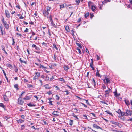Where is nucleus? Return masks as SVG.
Here are the masks:
<instances>
[{
	"label": "nucleus",
	"instance_id": "nucleus-1",
	"mask_svg": "<svg viewBox=\"0 0 132 132\" xmlns=\"http://www.w3.org/2000/svg\"><path fill=\"white\" fill-rule=\"evenodd\" d=\"M108 89L107 90H105L104 92V94L105 95V97H106L107 96H108V95L109 94L111 91V89L108 88V87H107Z\"/></svg>",
	"mask_w": 132,
	"mask_h": 132
},
{
	"label": "nucleus",
	"instance_id": "nucleus-2",
	"mask_svg": "<svg viewBox=\"0 0 132 132\" xmlns=\"http://www.w3.org/2000/svg\"><path fill=\"white\" fill-rule=\"evenodd\" d=\"M24 101L23 100L21 97H20L18 99L17 103L20 105H22L24 103Z\"/></svg>",
	"mask_w": 132,
	"mask_h": 132
},
{
	"label": "nucleus",
	"instance_id": "nucleus-3",
	"mask_svg": "<svg viewBox=\"0 0 132 132\" xmlns=\"http://www.w3.org/2000/svg\"><path fill=\"white\" fill-rule=\"evenodd\" d=\"M125 113L126 114L125 116H127L128 115L131 116L132 115V112L130 111V110H126Z\"/></svg>",
	"mask_w": 132,
	"mask_h": 132
},
{
	"label": "nucleus",
	"instance_id": "nucleus-4",
	"mask_svg": "<svg viewBox=\"0 0 132 132\" xmlns=\"http://www.w3.org/2000/svg\"><path fill=\"white\" fill-rule=\"evenodd\" d=\"M43 13L44 16L47 17V18L48 17V14H49V12L48 11H46L45 9L43 11Z\"/></svg>",
	"mask_w": 132,
	"mask_h": 132
},
{
	"label": "nucleus",
	"instance_id": "nucleus-5",
	"mask_svg": "<svg viewBox=\"0 0 132 132\" xmlns=\"http://www.w3.org/2000/svg\"><path fill=\"white\" fill-rule=\"evenodd\" d=\"M5 15L6 17L8 18H10V13L9 11L7 10H6L5 11Z\"/></svg>",
	"mask_w": 132,
	"mask_h": 132
},
{
	"label": "nucleus",
	"instance_id": "nucleus-6",
	"mask_svg": "<svg viewBox=\"0 0 132 132\" xmlns=\"http://www.w3.org/2000/svg\"><path fill=\"white\" fill-rule=\"evenodd\" d=\"M105 80H106V84H110V78H108L105 77V78L104 79L103 81L105 83H106V82L105 81Z\"/></svg>",
	"mask_w": 132,
	"mask_h": 132
},
{
	"label": "nucleus",
	"instance_id": "nucleus-7",
	"mask_svg": "<svg viewBox=\"0 0 132 132\" xmlns=\"http://www.w3.org/2000/svg\"><path fill=\"white\" fill-rule=\"evenodd\" d=\"M124 101L127 105V106H129L130 104L129 102V100L127 99H125L124 100Z\"/></svg>",
	"mask_w": 132,
	"mask_h": 132
},
{
	"label": "nucleus",
	"instance_id": "nucleus-8",
	"mask_svg": "<svg viewBox=\"0 0 132 132\" xmlns=\"http://www.w3.org/2000/svg\"><path fill=\"white\" fill-rule=\"evenodd\" d=\"M93 127L95 128H96L97 129H102L98 126L97 125L94 124L93 125Z\"/></svg>",
	"mask_w": 132,
	"mask_h": 132
},
{
	"label": "nucleus",
	"instance_id": "nucleus-9",
	"mask_svg": "<svg viewBox=\"0 0 132 132\" xmlns=\"http://www.w3.org/2000/svg\"><path fill=\"white\" fill-rule=\"evenodd\" d=\"M110 123L111 124L117 125L118 126H119V125H120V124L119 123L117 122H115L113 121H110Z\"/></svg>",
	"mask_w": 132,
	"mask_h": 132
},
{
	"label": "nucleus",
	"instance_id": "nucleus-10",
	"mask_svg": "<svg viewBox=\"0 0 132 132\" xmlns=\"http://www.w3.org/2000/svg\"><path fill=\"white\" fill-rule=\"evenodd\" d=\"M31 98V96H26L25 97L23 98L25 100H28L30 99Z\"/></svg>",
	"mask_w": 132,
	"mask_h": 132
},
{
	"label": "nucleus",
	"instance_id": "nucleus-11",
	"mask_svg": "<svg viewBox=\"0 0 132 132\" xmlns=\"http://www.w3.org/2000/svg\"><path fill=\"white\" fill-rule=\"evenodd\" d=\"M1 48L2 50L4 51L3 52L7 54V53L5 50L4 46L3 45H2L1 46Z\"/></svg>",
	"mask_w": 132,
	"mask_h": 132
},
{
	"label": "nucleus",
	"instance_id": "nucleus-12",
	"mask_svg": "<svg viewBox=\"0 0 132 132\" xmlns=\"http://www.w3.org/2000/svg\"><path fill=\"white\" fill-rule=\"evenodd\" d=\"M63 68L65 71L67 72L68 71V70L69 69V68L68 67V66H67L66 65H64Z\"/></svg>",
	"mask_w": 132,
	"mask_h": 132
},
{
	"label": "nucleus",
	"instance_id": "nucleus-13",
	"mask_svg": "<svg viewBox=\"0 0 132 132\" xmlns=\"http://www.w3.org/2000/svg\"><path fill=\"white\" fill-rule=\"evenodd\" d=\"M2 71L3 72V74H4V76H5V78H6L7 80V82H9V81L8 80V78L6 76V74L4 71V70H2Z\"/></svg>",
	"mask_w": 132,
	"mask_h": 132
},
{
	"label": "nucleus",
	"instance_id": "nucleus-14",
	"mask_svg": "<svg viewBox=\"0 0 132 132\" xmlns=\"http://www.w3.org/2000/svg\"><path fill=\"white\" fill-rule=\"evenodd\" d=\"M3 98L4 100L6 101H8V98L6 95H3Z\"/></svg>",
	"mask_w": 132,
	"mask_h": 132
},
{
	"label": "nucleus",
	"instance_id": "nucleus-15",
	"mask_svg": "<svg viewBox=\"0 0 132 132\" xmlns=\"http://www.w3.org/2000/svg\"><path fill=\"white\" fill-rule=\"evenodd\" d=\"M28 106L30 107H35V105L33 104H32L31 103H30L27 104Z\"/></svg>",
	"mask_w": 132,
	"mask_h": 132
},
{
	"label": "nucleus",
	"instance_id": "nucleus-16",
	"mask_svg": "<svg viewBox=\"0 0 132 132\" xmlns=\"http://www.w3.org/2000/svg\"><path fill=\"white\" fill-rule=\"evenodd\" d=\"M58 80L59 81H62V82L63 83H65V80L62 78H59Z\"/></svg>",
	"mask_w": 132,
	"mask_h": 132
},
{
	"label": "nucleus",
	"instance_id": "nucleus-17",
	"mask_svg": "<svg viewBox=\"0 0 132 132\" xmlns=\"http://www.w3.org/2000/svg\"><path fill=\"white\" fill-rule=\"evenodd\" d=\"M19 60L21 63H24L25 64H26L27 63V61H24V60H22L21 59V58H20Z\"/></svg>",
	"mask_w": 132,
	"mask_h": 132
},
{
	"label": "nucleus",
	"instance_id": "nucleus-18",
	"mask_svg": "<svg viewBox=\"0 0 132 132\" xmlns=\"http://www.w3.org/2000/svg\"><path fill=\"white\" fill-rule=\"evenodd\" d=\"M95 7L93 5H92L91 9L93 11H95Z\"/></svg>",
	"mask_w": 132,
	"mask_h": 132
},
{
	"label": "nucleus",
	"instance_id": "nucleus-19",
	"mask_svg": "<svg viewBox=\"0 0 132 132\" xmlns=\"http://www.w3.org/2000/svg\"><path fill=\"white\" fill-rule=\"evenodd\" d=\"M57 111H54L52 113V114L56 116H59V115L57 114Z\"/></svg>",
	"mask_w": 132,
	"mask_h": 132
},
{
	"label": "nucleus",
	"instance_id": "nucleus-20",
	"mask_svg": "<svg viewBox=\"0 0 132 132\" xmlns=\"http://www.w3.org/2000/svg\"><path fill=\"white\" fill-rule=\"evenodd\" d=\"M44 79L45 80H50V78L49 77H48L46 75L45 76Z\"/></svg>",
	"mask_w": 132,
	"mask_h": 132
},
{
	"label": "nucleus",
	"instance_id": "nucleus-21",
	"mask_svg": "<svg viewBox=\"0 0 132 132\" xmlns=\"http://www.w3.org/2000/svg\"><path fill=\"white\" fill-rule=\"evenodd\" d=\"M73 121L72 120H70L69 121V124L71 126H72L73 124Z\"/></svg>",
	"mask_w": 132,
	"mask_h": 132
},
{
	"label": "nucleus",
	"instance_id": "nucleus-22",
	"mask_svg": "<svg viewBox=\"0 0 132 132\" xmlns=\"http://www.w3.org/2000/svg\"><path fill=\"white\" fill-rule=\"evenodd\" d=\"M50 20L51 22V24H53V20H52V16L51 15H50Z\"/></svg>",
	"mask_w": 132,
	"mask_h": 132
},
{
	"label": "nucleus",
	"instance_id": "nucleus-23",
	"mask_svg": "<svg viewBox=\"0 0 132 132\" xmlns=\"http://www.w3.org/2000/svg\"><path fill=\"white\" fill-rule=\"evenodd\" d=\"M14 87L17 90L19 89V88H18V85L17 84H16L14 85Z\"/></svg>",
	"mask_w": 132,
	"mask_h": 132
},
{
	"label": "nucleus",
	"instance_id": "nucleus-24",
	"mask_svg": "<svg viewBox=\"0 0 132 132\" xmlns=\"http://www.w3.org/2000/svg\"><path fill=\"white\" fill-rule=\"evenodd\" d=\"M97 72L96 74V75L98 77H99L100 76V74L99 73V71L97 69Z\"/></svg>",
	"mask_w": 132,
	"mask_h": 132
},
{
	"label": "nucleus",
	"instance_id": "nucleus-25",
	"mask_svg": "<svg viewBox=\"0 0 132 132\" xmlns=\"http://www.w3.org/2000/svg\"><path fill=\"white\" fill-rule=\"evenodd\" d=\"M4 25V26L6 29H8L9 28V25L7 23V24H5Z\"/></svg>",
	"mask_w": 132,
	"mask_h": 132
},
{
	"label": "nucleus",
	"instance_id": "nucleus-26",
	"mask_svg": "<svg viewBox=\"0 0 132 132\" xmlns=\"http://www.w3.org/2000/svg\"><path fill=\"white\" fill-rule=\"evenodd\" d=\"M92 81L94 84V86H95L96 84V82L93 78L92 79Z\"/></svg>",
	"mask_w": 132,
	"mask_h": 132
},
{
	"label": "nucleus",
	"instance_id": "nucleus-27",
	"mask_svg": "<svg viewBox=\"0 0 132 132\" xmlns=\"http://www.w3.org/2000/svg\"><path fill=\"white\" fill-rule=\"evenodd\" d=\"M65 29L67 31H69V27L68 26H66L65 27Z\"/></svg>",
	"mask_w": 132,
	"mask_h": 132
},
{
	"label": "nucleus",
	"instance_id": "nucleus-28",
	"mask_svg": "<svg viewBox=\"0 0 132 132\" xmlns=\"http://www.w3.org/2000/svg\"><path fill=\"white\" fill-rule=\"evenodd\" d=\"M89 13H87L85 14L84 16L85 18H87V17L89 16Z\"/></svg>",
	"mask_w": 132,
	"mask_h": 132
},
{
	"label": "nucleus",
	"instance_id": "nucleus-29",
	"mask_svg": "<svg viewBox=\"0 0 132 132\" xmlns=\"http://www.w3.org/2000/svg\"><path fill=\"white\" fill-rule=\"evenodd\" d=\"M121 111V110L120 109H119L117 111H116V112L118 114H120Z\"/></svg>",
	"mask_w": 132,
	"mask_h": 132
},
{
	"label": "nucleus",
	"instance_id": "nucleus-30",
	"mask_svg": "<svg viewBox=\"0 0 132 132\" xmlns=\"http://www.w3.org/2000/svg\"><path fill=\"white\" fill-rule=\"evenodd\" d=\"M35 73V75L36 76H37L39 77L40 76V75L39 73L38 72H36Z\"/></svg>",
	"mask_w": 132,
	"mask_h": 132
},
{
	"label": "nucleus",
	"instance_id": "nucleus-31",
	"mask_svg": "<svg viewBox=\"0 0 132 132\" xmlns=\"http://www.w3.org/2000/svg\"><path fill=\"white\" fill-rule=\"evenodd\" d=\"M114 93L115 96L116 97L118 96H119V95H118V94H117V90H116L114 92Z\"/></svg>",
	"mask_w": 132,
	"mask_h": 132
},
{
	"label": "nucleus",
	"instance_id": "nucleus-32",
	"mask_svg": "<svg viewBox=\"0 0 132 132\" xmlns=\"http://www.w3.org/2000/svg\"><path fill=\"white\" fill-rule=\"evenodd\" d=\"M56 99L57 100H59L60 98V97L59 96L57 95H55V97Z\"/></svg>",
	"mask_w": 132,
	"mask_h": 132
},
{
	"label": "nucleus",
	"instance_id": "nucleus-33",
	"mask_svg": "<svg viewBox=\"0 0 132 132\" xmlns=\"http://www.w3.org/2000/svg\"><path fill=\"white\" fill-rule=\"evenodd\" d=\"M0 106L1 107H2L4 109H5V105H4L3 103H0Z\"/></svg>",
	"mask_w": 132,
	"mask_h": 132
},
{
	"label": "nucleus",
	"instance_id": "nucleus-34",
	"mask_svg": "<svg viewBox=\"0 0 132 132\" xmlns=\"http://www.w3.org/2000/svg\"><path fill=\"white\" fill-rule=\"evenodd\" d=\"M102 87L103 90L105 89H106V86L104 84H103L102 86Z\"/></svg>",
	"mask_w": 132,
	"mask_h": 132
},
{
	"label": "nucleus",
	"instance_id": "nucleus-35",
	"mask_svg": "<svg viewBox=\"0 0 132 132\" xmlns=\"http://www.w3.org/2000/svg\"><path fill=\"white\" fill-rule=\"evenodd\" d=\"M51 9V7H50L49 6H47V9H46V10L48 11H50V10Z\"/></svg>",
	"mask_w": 132,
	"mask_h": 132
},
{
	"label": "nucleus",
	"instance_id": "nucleus-36",
	"mask_svg": "<svg viewBox=\"0 0 132 132\" xmlns=\"http://www.w3.org/2000/svg\"><path fill=\"white\" fill-rule=\"evenodd\" d=\"M25 128V126L24 125H21V129L23 130Z\"/></svg>",
	"mask_w": 132,
	"mask_h": 132
},
{
	"label": "nucleus",
	"instance_id": "nucleus-37",
	"mask_svg": "<svg viewBox=\"0 0 132 132\" xmlns=\"http://www.w3.org/2000/svg\"><path fill=\"white\" fill-rule=\"evenodd\" d=\"M52 99V98H49L48 99L50 100L49 102V104L50 105H52V101H51L50 100Z\"/></svg>",
	"mask_w": 132,
	"mask_h": 132
},
{
	"label": "nucleus",
	"instance_id": "nucleus-38",
	"mask_svg": "<svg viewBox=\"0 0 132 132\" xmlns=\"http://www.w3.org/2000/svg\"><path fill=\"white\" fill-rule=\"evenodd\" d=\"M76 44L80 48H81L82 47L81 45L79 43H76Z\"/></svg>",
	"mask_w": 132,
	"mask_h": 132
},
{
	"label": "nucleus",
	"instance_id": "nucleus-39",
	"mask_svg": "<svg viewBox=\"0 0 132 132\" xmlns=\"http://www.w3.org/2000/svg\"><path fill=\"white\" fill-rule=\"evenodd\" d=\"M7 66L11 68H12V66L9 64H7Z\"/></svg>",
	"mask_w": 132,
	"mask_h": 132
},
{
	"label": "nucleus",
	"instance_id": "nucleus-40",
	"mask_svg": "<svg viewBox=\"0 0 132 132\" xmlns=\"http://www.w3.org/2000/svg\"><path fill=\"white\" fill-rule=\"evenodd\" d=\"M38 77L36 76L35 75L34 77L33 78V80H35L36 79H37L38 78Z\"/></svg>",
	"mask_w": 132,
	"mask_h": 132
},
{
	"label": "nucleus",
	"instance_id": "nucleus-41",
	"mask_svg": "<svg viewBox=\"0 0 132 132\" xmlns=\"http://www.w3.org/2000/svg\"><path fill=\"white\" fill-rule=\"evenodd\" d=\"M125 113L124 112L121 111L120 114L121 116H122L125 115Z\"/></svg>",
	"mask_w": 132,
	"mask_h": 132
},
{
	"label": "nucleus",
	"instance_id": "nucleus-42",
	"mask_svg": "<svg viewBox=\"0 0 132 132\" xmlns=\"http://www.w3.org/2000/svg\"><path fill=\"white\" fill-rule=\"evenodd\" d=\"M53 48H55L57 50H58V48H57V47L54 44H53Z\"/></svg>",
	"mask_w": 132,
	"mask_h": 132
},
{
	"label": "nucleus",
	"instance_id": "nucleus-43",
	"mask_svg": "<svg viewBox=\"0 0 132 132\" xmlns=\"http://www.w3.org/2000/svg\"><path fill=\"white\" fill-rule=\"evenodd\" d=\"M106 112L108 114L112 116V113H111L109 111H106Z\"/></svg>",
	"mask_w": 132,
	"mask_h": 132
},
{
	"label": "nucleus",
	"instance_id": "nucleus-44",
	"mask_svg": "<svg viewBox=\"0 0 132 132\" xmlns=\"http://www.w3.org/2000/svg\"><path fill=\"white\" fill-rule=\"evenodd\" d=\"M14 68H15L14 69V70H15V71L16 72H17L18 70V69L16 67V66H15L14 65Z\"/></svg>",
	"mask_w": 132,
	"mask_h": 132
},
{
	"label": "nucleus",
	"instance_id": "nucleus-45",
	"mask_svg": "<svg viewBox=\"0 0 132 132\" xmlns=\"http://www.w3.org/2000/svg\"><path fill=\"white\" fill-rule=\"evenodd\" d=\"M12 41H13V42L12 43V45H14L15 43L14 39L12 38Z\"/></svg>",
	"mask_w": 132,
	"mask_h": 132
},
{
	"label": "nucleus",
	"instance_id": "nucleus-46",
	"mask_svg": "<svg viewBox=\"0 0 132 132\" xmlns=\"http://www.w3.org/2000/svg\"><path fill=\"white\" fill-rule=\"evenodd\" d=\"M91 114L93 117H95V118H94V119L96 117V116L95 115V114H94V113H90L89 114Z\"/></svg>",
	"mask_w": 132,
	"mask_h": 132
},
{
	"label": "nucleus",
	"instance_id": "nucleus-47",
	"mask_svg": "<svg viewBox=\"0 0 132 132\" xmlns=\"http://www.w3.org/2000/svg\"><path fill=\"white\" fill-rule=\"evenodd\" d=\"M54 78V76H52V77H51L50 79V81H52V80H53V79Z\"/></svg>",
	"mask_w": 132,
	"mask_h": 132
},
{
	"label": "nucleus",
	"instance_id": "nucleus-48",
	"mask_svg": "<svg viewBox=\"0 0 132 132\" xmlns=\"http://www.w3.org/2000/svg\"><path fill=\"white\" fill-rule=\"evenodd\" d=\"M0 28L1 30V33H2V34L3 35V31H2V26H0Z\"/></svg>",
	"mask_w": 132,
	"mask_h": 132
},
{
	"label": "nucleus",
	"instance_id": "nucleus-49",
	"mask_svg": "<svg viewBox=\"0 0 132 132\" xmlns=\"http://www.w3.org/2000/svg\"><path fill=\"white\" fill-rule=\"evenodd\" d=\"M83 117H84V118L85 119H87V116L85 115H83Z\"/></svg>",
	"mask_w": 132,
	"mask_h": 132
},
{
	"label": "nucleus",
	"instance_id": "nucleus-50",
	"mask_svg": "<svg viewBox=\"0 0 132 132\" xmlns=\"http://www.w3.org/2000/svg\"><path fill=\"white\" fill-rule=\"evenodd\" d=\"M23 109V107H21V108L20 109V112L23 111H24V110Z\"/></svg>",
	"mask_w": 132,
	"mask_h": 132
},
{
	"label": "nucleus",
	"instance_id": "nucleus-51",
	"mask_svg": "<svg viewBox=\"0 0 132 132\" xmlns=\"http://www.w3.org/2000/svg\"><path fill=\"white\" fill-rule=\"evenodd\" d=\"M35 48L36 50L37 51H38L39 50V48L37 46Z\"/></svg>",
	"mask_w": 132,
	"mask_h": 132
},
{
	"label": "nucleus",
	"instance_id": "nucleus-52",
	"mask_svg": "<svg viewBox=\"0 0 132 132\" xmlns=\"http://www.w3.org/2000/svg\"><path fill=\"white\" fill-rule=\"evenodd\" d=\"M28 86L30 88L32 87H33V85H30V84H28Z\"/></svg>",
	"mask_w": 132,
	"mask_h": 132
},
{
	"label": "nucleus",
	"instance_id": "nucleus-53",
	"mask_svg": "<svg viewBox=\"0 0 132 132\" xmlns=\"http://www.w3.org/2000/svg\"><path fill=\"white\" fill-rule=\"evenodd\" d=\"M28 29L27 28H26V30L24 31V32H28Z\"/></svg>",
	"mask_w": 132,
	"mask_h": 132
},
{
	"label": "nucleus",
	"instance_id": "nucleus-54",
	"mask_svg": "<svg viewBox=\"0 0 132 132\" xmlns=\"http://www.w3.org/2000/svg\"><path fill=\"white\" fill-rule=\"evenodd\" d=\"M19 120L20 122L21 123L23 122L24 121V120H22V119H19Z\"/></svg>",
	"mask_w": 132,
	"mask_h": 132
},
{
	"label": "nucleus",
	"instance_id": "nucleus-55",
	"mask_svg": "<svg viewBox=\"0 0 132 132\" xmlns=\"http://www.w3.org/2000/svg\"><path fill=\"white\" fill-rule=\"evenodd\" d=\"M81 20V18H79L78 19V20L77 21V22L78 23H79L80 22Z\"/></svg>",
	"mask_w": 132,
	"mask_h": 132
},
{
	"label": "nucleus",
	"instance_id": "nucleus-56",
	"mask_svg": "<svg viewBox=\"0 0 132 132\" xmlns=\"http://www.w3.org/2000/svg\"><path fill=\"white\" fill-rule=\"evenodd\" d=\"M60 8H62L64 7V4L62 5H60Z\"/></svg>",
	"mask_w": 132,
	"mask_h": 132
},
{
	"label": "nucleus",
	"instance_id": "nucleus-57",
	"mask_svg": "<svg viewBox=\"0 0 132 132\" xmlns=\"http://www.w3.org/2000/svg\"><path fill=\"white\" fill-rule=\"evenodd\" d=\"M81 103L84 106V107L86 108L87 107V106L84 103Z\"/></svg>",
	"mask_w": 132,
	"mask_h": 132
},
{
	"label": "nucleus",
	"instance_id": "nucleus-58",
	"mask_svg": "<svg viewBox=\"0 0 132 132\" xmlns=\"http://www.w3.org/2000/svg\"><path fill=\"white\" fill-rule=\"evenodd\" d=\"M77 50H78V52L80 53V54L81 53V51H80V50L79 49V48H77Z\"/></svg>",
	"mask_w": 132,
	"mask_h": 132
},
{
	"label": "nucleus",
	"instance_id": "nucleus-59",
	"mask_svg": "<svg viewBox=\"0 0 132 132\" xmlns=\"http://www.w3.org/2000/svg\"><path fill=\"white\" fill-rule=\"evenodd\" d=\"M74 117L77 120H79L78 118L77 117L76 115L74 116Z\"/></svg>",
	"mask_w": 132,
	"mask_h": 132
},
{
	"label": "nucleus",
	"instance_id": "nucleus-60",
	"mask_svg": "<svg viewBox=\"0 0 132 132\" xmlns=\"http://www.w3.org/2000/svg\"><path fill=\"white\" fill-rule=\"evenodd\" d=\"M85 100L86 101V103L87 104H89V102L88 101V100Z\"/></svg>",
	"mask_w": 132,
	"mask_h": 132
},
{
	"label": "nucleus",
	"instance_id": "nucleus-61",
	"mask_svg": "<svg viewBox=\"0 0 132 132\" xmlns=\"http://www.w3.org/2000/svg\"><path fill=\"white\" fill-rule=\"evenodd\" d=\"M43 123L45 125H46V124H47V122L46 121H44V120H43Z\"/></svg>",
	"mask_w": 132,
	"mask_h": 132
},
{
	"label": "nucleus",
	"instance_id": "nucleus-62",
	"mask_svg": "<svg viewBox=\"0 0 132 132\" xmlns=\"http://www.w3.org/2000/svg\"><path fill=\"white\" fill-rule=\"evenodd\" d=\"M36 46L35 45L33 44L32 45V48H35Z\"/></svg>",
	"mask_w": 132,
	"mask_h": 132
},
{
	"label": "nucleus",
	"instance_id": "nucleus-63",
	"mask_svg": "<svg viewBox=\"0 0 132 132\" xmlns=\"http://www.w3.org/2000/svg\"><path fill=\"white\" fill-rule=\"evenodd\" d=\"M45 76L44 75H42L41 76V78L44 79Z\"/></svg>",
	"mask_w": 132,
	"mask_h": 132
},
{
	"label": "nucleus",
	"instance_id": "nucleus-64",
	"mask_svg": "<svg viewBox=\"0 0 132 132\" xmlns=\"http://www.w3.org/2000/svg\"><path fill=\"white\" fill-rule=\"evenodd\" d=\"M127 121H130L132 122V118L130 119H128Z\"/></svg>",
	"mask_w": 132,
	"mask_h": 132
}]
</instances>
